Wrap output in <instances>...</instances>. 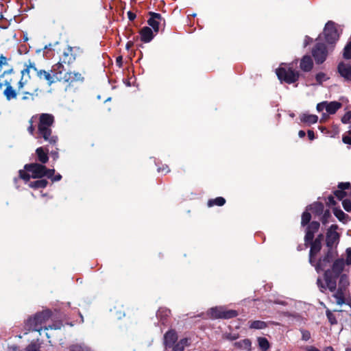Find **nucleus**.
<instances>
[{
  "label": "nucleus",
  "mask_w": 351,
  "mask_h": 351,
  "mask_svg": "<svg viewBox=\"0 0 351 351\" xmlns=\"http://www.w3.org/2000/svg\"><path fill=\"white\" fill-rule=\"evenodd\" d=\"M25 68L21 71V77L18 82V92L20 93L23 89L24 86L27 83L30 79L29 73L31 71H34L37 77L40 80H45L49 86H51L57 81L58 76V71L62 67V64L58 62L54 65L52 70L47 71L44 69H38L36 66V64L31 60H28L24 64Z\"/></svg>",
  "instance_id": "obj_1"
},
{
  "label": "nucleus",
  "mask_w": 351,
  "mask_h": 351,
  "mask_svg": "<svg viewBox=\"0 0 351 351\" xmlns=\"http://www.w3.org/2000/svg\"><path fill=\"white\" fill-rule=\"evenodd\" d=\"M54 122V117L51 114L43 113L39 116L37 138H43L50 144H56V136L52 134L51 126Z\"/></svg>",
  "instance_id": "obj_2"
},
{
  "label": "nucleus",
  "mask_w": 351,
  "mask_h": 351,
  "mask_svg": "<svg viewBox=\"0 0 351 351\" xmlns=\"http://www.w3.org/2000/svg\"><path fill=\"white\" fill-rule=\"evenodd\" d=\"M25 169L20 170L19 176L21 178L27 182L30 178H41L44 176L47 178H52L53 176L55 170L53 169H48L42 164L32 163L25 165Z\"/></svg>",
  "instance_id": "obj_3"
},
{
  "label": "nucleus",
  "mask_w": 351,
  "mask_h": 351,
  "mask_svg": "<svg viewBox=\"0 0 351 351\" xmlns=\"http://www.w3.org/2000/svg\"><path fill=\"white\" fill-rule=\"evenodd\" d=\"M51 312L45 311L36 314L33 318H29L26 324L28 330L38 331L40 334L43 325L50 318Z\"/></svg>",
  "instance_id": "obj_4"
},
{
  "label": "nucleus",
  "mask_w": 351,
  "mask_h": 351,
  "mask_svg": "<svg viewBox=\"0 0 351 351\" xmlns=\"http://www.w3.org/2000/svg\"><path fill=\"white\" fill-rule=\"evenodd\" d=\"M5 85L6 86V88L4 90V95L6 97V98L8 100H10L12 99H15L16 97L17 93H22L23 94V96L22 97L23 100H27V99H34L35 96H37V92L38 90V88H36L34 92L29 93V92H23V89L20 93L18 92V88L14 90L12 85L10 81H5Z\"/></svg>",
  "instance_id": "obj_5"
},
{
  "label": "nucleus",
  "mask_w": 351,
  "mask_h": 351,
  "mask_svg": "<svg viewBox=\"0 0 351 351\" xmlns=\"http://www.w3.org/2000/svg\"><path fill=\"white\" fill-rule=\"evenodd\" d=\"M276 75L280 80H283L288 84L296 82L299 77V73L291 68H278L276 69Z\"/></svg>",
  "instance_id": "obj_6"
},
{
  "label": "nucleus",
  "mask_w": 351,
  "mask_h": 351,
  "mask_svg": "<svg viewBox=\"0 0 351 351\" xmlns=\"http://www.w3.org/2000/svg\"><path fill=\"white\" fill-rule=\"evenodd\" d=\"M208 314L213 319H230L237 315L236 311L226 310L223 306L212 308L208 311Z\"/></svg>",
  "instance_id": "obj_7"
},
{
  "label": "nucleus",
  "mask_w": 351,
  "mask_h": 351,
  "mask_svg": "<svg viewBox=\"0 0 351 351\" xmlns=\"http://www.w3.org/2000/svg\"><path fill=\"white\" fill-rule=\"evenodd\" d=\"M62 69L63 66L58 71L57 81H63L71 84L75 82H82L84 80L82 74L78 72H66L62 74Z\"/></svg>",
  "instance_id": "obj_8"
},
{
  "label": "nucleus",
  "mask_w": 351,
  "mask_h": 351,
  "mask_svg": "<svg viewBox=\"0 0 351 351\" xmlns=\"http://www.w3.org/2000/svg\"><path fill=\"white\" fill-rule=\"evenodd\" d=\"M324 34L326 40L328 43H334L339 39V33L335 27V23L332 21H328L324 27Z\"/></svg>",
  "instance_id": "obj_9"
},
{
  "label": "nucleus",
  "mask_w": 351,
  "mask_h": 351,
  "mask_svg": "<svg viewBox=\"0 0 351 351\" xmlns=\"http://www.w3.org/2000/svg\"><path fill=\"white\" fill-rule=\"evenodd\" d=\"M324 280L326 285H324L322 281L319 278H318L317 281V285L320 287L321 291H323V289L328 288L330 291H335L337 287L336 278L330 276L329 271L325 272Z\"/></svg>",
  "instance_id": "obj_10"
},
{
  "label": "nucleus",
  "mask_w": 351,
  "mask_h": 351,
  "mask_svg": "<svg viewBox=\"0 0 351 351\" xmlns=\"http://www.w3.org/2000/svg\"><path fill=\"white\" fill-rule=\"evenodd\" d=\"M341 107V104L338 101H324L317 104V110L319 112H321L325 109L328 113L332 114H335Z\"/></svg>",
  "instance_id": "obj_11"
},
{
  "label": "nucleus",
  "mask_w": 351,
  "mask_h": 351,
  "mask_svg": "<svg viewBox=\"0 0 351 351\" xmlns=\"http://www.w3.org/2000/svg\"><path fill=\"white\" fill-rule=\"evenodd\" d=\"M312 53L317 63H322L327 56L325 45L321 43L317 44L313 49Z\"/></svg>",
  "instance_id": "obj_12"
},
{
  "label": "nucleus",
  "mask_w": 351,
  "mask_h": 351,
  "mask_svg": "<svg viewBox=\"0 0 351 351\" xmlns=\"http://www.w3.org/2000/svg\"><path fill=\"white\" fill-rule=\"evenodd\" d=\"M337 225H332L328 229L326 232V245L328 247H332L334 244L338 243L339 234L337 232Z\"/></svg>",
  "instance_id": "obj_13"
},
{
  "label": "nucleus",
  "mask_w": 351,
  "mask_h": 351,
  "mask_svg": "<svg viewBox=\"0 0 351 351\" xmlns=\"http://www.w3.org/2000/svg\"><path fill=\"white\" fill-rule=\"evenodd\" d=\"M178 334L174 330H169L164 335L163 343L165 348H171L178 341Z\"/></svg>",
  "instance_id": "obj_14"
},
{
  "label": "nucleus",
  "mask_w": 351,
  "mask_h": 351,
  "mask_svg": "<svg viewBox=\"0 0 351 351\" xmlns=\"http://www.w3.org/2000/svg\"><path fill=\"white\" fill-rule=\"evenodd\" d=\"M151 17L147 23L153 28L154 31L157 33L159 31V25L162 21L165 22L161 15L155 12H150Z\"/></svg>",
  "instance_id": "obj_15"
},
{
  "label": "nucleus",
  "mask_w": 351,
  "mask_h": 351,
  "mask_svg": "<svg viewBox=\"0 0 351 351\" xmlns=\"http://www.w3.org/2000/svg\"><path fill=\"white\" fill-rule=\"evenodd\" d=\"M339 75L343 77L346 81H351V65L340 62L337 67Z\"/></svg>",
  "instance_id": "obj_16"
},
{
  "label": "nucleus",
  "mask_w": 351,
  "mask_h": 351,
  "mask_svg": "<svg viewBox=\"0 0 351 351\" xmlns=\"http://www.w3.org/2000/svg\"><path fill=\"white\" fill-rule=\"evenodd\" d=\"M191 344V339L189 337H184L177 341L172 347L173 351H184L185 348L189 347Z\"/></svg>",
  "instance_id": "obj_17"
},
{
  "label": "nucleus",
  "mask_w": 351,
  "mask_h": 351,
  "mask_svg": "<svg viewBox=\"0 0 351 351\" xmlns=\"http://www.w3.org/2000/svg\"><path fill=\"white\" fill-rule=\"evenodd\" d=\"M322 243L318 241H313L311 243V250L309 253V261L311 264L313 263V257L320 251Z\"/></svg>",
  "instance_id": "obj_18"
},
{
  "label": "nucleus",
  "mask_w": 351,
  "mask_h": 351,
  "mask_svg": "<svg viewBox=\"0 0 351 351\" xmlns=\"http://www.w3.org/2000/svg\"><path fill=\"white\" fill-rule=\"evenodd\" d=\"M141 40L145 43L150 42L153 37V31L148 27H144L141 31Z\"/></svg>",
  "instance_id": "obj_19"
},
{
  "label": "nucleus",
  "mask_w": 351,
  "mask_h": 351,
  "mask_svg": "<svg viewBox=\"0 0 351 351\" xmlns=\"http://www.w3.org/2000/svg\"><path fill=\"white\" fill-rule=\"evenodd\" d=\"M313 67V61L310 56H305L301 60L300 68L304 71H310Z\"/></svg>",
  "instance_id": "obj_20"
},
{
  "label": "nucleus",
  "mask_w": 351,
  "mask_h": 351,
  "mask_svg": "<svg viewBox=\"0 0 351 351\" xmlns=\"http://www.w3.org/2000/svg\"><path fill=\"white\" fill-rule=\"evenodd\" d=\"M346 291L343 290L342 287H339L337 292L333 295L335 298V302L339 305H342L345 302Z\"/></svg>",
  "instance_id": "obj_21"
},
{
  "label": "nucleus",
  "mask_w": 351,
  "mask_h": 351,
  "mask_svg": "<svg viewBox=\"0 0 351 351\" xmlns=\"http://www.w3.org/2000/svg\"><path fill=\"white\" fill-rule=\"evenodd\" d=\"M73 48L71 47H68L66 51L64 52V59L63 62L64 63L70 64L73 62L75 60V55L73 53Z\"/></svg>",
  "instance_id": "obj_22"
},
{
  "label": "nucleus",
  "mask_w": 351,
  "mask_h": 351,
  "mask_svg": "<svg viewBox=\"0 0 351 351\" xmlns=\"http://www.w3.org/2000/svg\"><path fill=\"white\" fill-rule=\"evenodd\" d=\"M317 119V117L315 114H303L300 116L301 121L308 125L315 123Z\"/></svg>",
  "instance_id": "obj_23"
},
{
  "label": "nucleus",
  "mask_w": 351,
  "mask_h": 351,
  "mask_svg": "<svg viewBox=\"0 0 351 351\" xmlns=\"http://www.w3.org/2000/svg\"><path fill=\"white\" fill-rule=\"evenodd\" d=\"M36 155L38 156V160L43 163H46L48 160L49 157L47 156V152L44 151V149L43 147H38L36 150Z\"/></svg>",
  "instance_id": "obj_24"
},
{
  "label": "nucleus",
  "mask_w": 351,
  "mask_h": 351,
  "mask_svg": "<svg viewBox=\"0 0 351 351\" xmlns=\"http://www.w3.org/2000/svg\"><path fill=\"white\" fill-rule=\"evenodd\" d=\"M234 346L245 351L251 350V341L247 339L236 342Z\"/></svg>",
  "instance_id": "obj_25"
},
{
  "label": "nucleus",
  "mask_w": 351,
  "mask_h": 351,
  "mask_svg": "<svg viewBox=\"0 0 351 351\" xmlns=\"http://www.w3.org/2000/svg\"><path fill=\"white\" fill-rule=\"evenodd\" d=\"M330 261V256L329 253L326 254L322 259H320L316 265L317 270H323L328 263Z\"/></svg>",
  "instance_id": "obj_26"
},
{
  "label": "nucleus",
  "mask_w": 351,
  "mask_h": 351,
  "mask_svg": "<svg viewBox=\"0 0 351 351\" xmlns=\"http://www.w3.org/2000/svg\"><path fill=\"white\" fill-rule=\"evenodd\" d=\"M344 268V262L342 259H339L335 261L332 265V271L336 275L339 274Z\"/></svg>",
  "instance_id": "obj_27"
},
{
  "label": "nucleus",
  "mask_w": 351,
  "mask_h": 351,
  "mask_svg": "<svg viewBox=\"0 0 351 351\" xmlns=\"http://www.w3.org/2000/svg\"><path fill=\"white\" fill-rule=\"evenodd\" d=\"M250 328L253 329H263L267 326V324L263 321L256 320L249 322Z\"/></svg>",
  "instance_id": "obj_28"
},
{
  "label": "nucleus",
  "mask_w": 351,
  "mask_h": 351,
  "mask_svg": "<svg viewBox=\"0 0 351 351\" xmlns=\"http://www.w3.org/2000/svg\"><path fill=\"white\" fill-rule=\"evenodd\" d=\"M46 180H39L29 183V186L34 189L45 188L47 185Z\"/></svg>",
  "instance_id": "obj_29"
},
{
  "label": "nucleus",
  "mask_w": 351,
  "mask_h": 351,
  "mask_svg": "<svg viewBox=\"0 0 351 351\" xmlns=\"http://www.w3.org/2000/svg\"><path fill=\"white\" fill-rule=\"evenodd\" d=\"M310 209L316 215H319L324 212V205L322 203H314L310 206Z\"/></svg>",
  "instance_id": "obj_30"
},
{
  "label": "nucleus",
  "mask_w": 351,
  "mask_h": 351,
  "mask_svg": "<svg viewBox=\"0 0 351 351\" xmlns=\"http://www.w3.org/2000/svg\"><path fill=\"white\" fill-rule=\"evenodd\" d=\"M226 203V199L222 197H218L215 199H210L208 202V206L211 207L214 205L221 206Z\"/></svg>",
  "instance_id": "obj_31"
},
{
  "label": "nucleus",
  "mask_w": 351,
  "mask_h": 351,
  "mask_svg": "<svg viewBox=\"0 0 351 351\" xmlns=\"http://www.w3.org/2000/svg\"><path fill=\"white\" fill-rule=\"evenodd\" d=\"M334 215L339 221L343 222H346L347 221V219L348 218V216L340 209H335Z\"/></svg>",
  "instance_id": "obj_32"
},
{
  "label": "nucleus",
  "mask_w": 351,
  "mask_h": 351,
  "mask_svg": "<svg viewBox=\"0 0 351 351\" xmlns=\"http://www.w3.org/2000/svg\"><path fill=\"white\" fill-rule=\"evenodd\" d=\"M258 342L259 347L263 350H267L269 348V343L268 340L265 337H258Z\"/></svg>",
  "instance_id": "obj_33"
},
{
  "label": "nucleus",
  "mask_w": 351,
  "mask_h": 351,
  "mask_svg": "<svg viewBox=\"0 0 351 351\" xmlns=\"http://www.w3.org/2000/svg\"><path fill=\"white\" fill-rule=\"evenodd\" d=\"M332 217L329 210H326L323 212L320 220L324 225H326L330 221V219Z\"/></svg>",
  "instance_id": "obj_34"
},
{
  "label": "nucleus",
  "mask_w": 351,
  "mask_h": 351,
  "mask_svg": "<svg viewBox=\"0 0 351 351\" xmlns=\"http://www.w3.org/2000/svg\"><path fill=\"white\" fill-rule=\"evenodd\" d=\"M349 285L348 278L346 275H342L340 277L339 287H342L343 290L346 291V287Z\"/></svg>",
  "instance_id": "obj_35"
},
{
  "label": "nucleus",
  "mask_w": 351,
  "mask_h": 351,
  "mask_svg": "<svg viewBox=\"0 0 351 351\" xmlns=\"http://www.w3.org/2000/svg\"><path fill=\"white\" fill-rule=\"evenodd\" d=\"M319 226L320 225H319V222H317V221H312L311 223H310V224L307 227L306 230L308 231V232H311L315 234L316 232L318 231V230L319 228Z\"/></svg>",
  "instance_id": "obj_36"
},
{
  "label": "nucleus",
  "mask_w": 351,
  "mask_h": 351,
  "mask_svg": "<svg viewBox=\"0 0 351 351\" xmlns=\"http://www.w3.org/2000/svg\"><path fill=\"white\" fill-rule=\"evenodd\" d=\"M311 218V216L309 213H308V212L303 213V214L302 215V221H301L302 226H304L308 223H309Z\"/></svg>",
  "instance_id": "obj_37"
},
{
  "label": "nucleus",
  "mask_w": 351,
  "mask_h": 351,
  "mask_svg": "<svg viewBox=\"0 0 351 351\" xmlns=\"http://www.w3.org/2000/svg\"><path fill=\"white\" fill-rule=\"evenodd\" d=\"M71 351H90V350L83 345L75 344L71 347Z\"/></svg>",
  "instance_id": "obj_38"
},
{
  "label": "nucleus",
  "mask_w": 351,
  "mask_h": 351,
  "mask_svg": "<svg viewBox=\"0 0 351 351\" xmlns=\"http://www.w3.org/2000/svg\"><path fill=\"white\" fill-rule=\"evenodd\" d=\"M315 79L318 84H321L322 82L326 81L328 77L326 76V75L324 73H319L316 75Z\"/></svg>",
  "instance_id": "obj_39"
},
{
  "label": "nucleus",
  "mask_w": 351,
  "mask_h": 351,
  "mask_svg": "<svg viewBox=\"0 0 351 351\" xmlns=\"http://www.w3.org/2000/svg\"><path fill=\"white\" fill-rule=\"evenodd\" d=\"M343 57L346 59L351 58V42L349 43L344 48Z\"/></svg>",
  "instance_id": "obj_40"
},
{
  "label": "nucleus",
  "mask_w": 351,
  "mask_h": 351,
  "mask_svg": "<svg viewBox=\"0 0 351 351\" xmlns=\"http://www.w3.org/2000/svg\"><path fill=\"white\" fill-rule=\"evenodd\" d=\"M26 351H40V346L33 342L27 347Z\"/></svg>",
  "instance_id": "obj_41"
},
{
  "label": "nucleus",
  "mask_w": 351,
  "mask_h": 351,
  "mask_svg": "<svg viewBox=\"0 0 351 351\" xmlns=\"http://www.w3.org/2000/svg\"><path fill=\"white\" fill-rule=\"evenodd\" d=\"M342 205H343V208L348 211V212H350L351 211V202L348 199H343V202H342Z\"/></svg>",
  "instance_id": "obj_42"
},
{
  "label": "nucleus",
  "mask_w": 351,
  "mask_h": 351,
  "mask_svg": "<svg viewBox=\"0 0 351 351\" xmlns=\"http://www.w3.org/2000/svg\"><path fill=\"white\" fill-rule=\"evenodd\" d=\"M313 237H314V233L306 230V235L304 237L306 243H308V242H310V243L313 242Z\"/></svg>",
  "instance_id": "obj_43"
},
{
  "label": "nucleus",
  "mask_w": 351,
  "mask_h": 351,
  "mask_svg": "<svg viewBox=\"0 0 351 351\" xmlns=\"http://www.w3.org/2000/svg\"><path fill=\"white\" fill-rule=\"evenodd\" d=\"M62 326V323H56V324H54L51 326H45V330H48L49 329L52 330V329H54V330H58V329H60Z\"/></svg>",
  "instance_id": "obj_44"
},
{
  "label": "nucleus",
  "mask_w": 351,
  "mask_h": 351,
  "mask_svg": "<svg viewBox=\"0 0 351 351\" xmlns=\"http://www.w3.org/2000/svg\"><path fill=\"white\" fill-rule=\"evenodd\" d=\"M341 121L343 123H348L351 121V112H347L342 117Z\"/></svg>",
  "instance_id": "obj_45"
},
{
  "label": "nucleus",
  "mask_w": 351,
  "mask_h": 351,
  "mask_svg": "<svg viewBox=\"0 0 351 351\" xmlns=\"http://www.w3.org/2000/svg\"><path fill=\"white\" fill-rule=\"evenodd\" d=\"M335 195L339 199H342L346 196V192L339 189L335 192Z\"/></svg>",
  "instance_id": "obj_46"
},
{
  "label": "nucleus",
  "mask_w": 351,
  "mask_h": 351,
  "mask_svg": "<svg viewBox=\"0 0 351 351\" xmlns=\"http://www.w3.org/2000/svg\"><path fill=\"white\" fill-rule=\"evenodd\" d=\"M302 339L304 341H308L311 338V334L308 330H302Z\"/></svg>",
  "instance_id": "obj_47"
},
{
  "label": "nucleus",
  "mask_w": 351,
  "mask_h": 351,
  "mask_svg": "<svg viewBox=\"0 0 351 351\" xmlns=\"http://www.w3.org/2000/svg\"><path fill=\"white\" fill-rule=\"evenodd\" d=\"M34 117H32L29 121V126L27 128V131L31 134H34V130H35V128L33 125V123H34Z\"/></svg>",
  "instance_id": "obj_48"
},
{
  "label": "nucleus",
  "mask_w": 351,
  "mask_h": 351,
  "mask_svg": "<svg viewBox=\"0 0 351 351\" xmlns=\"http://www.w3.org/2000/svg\"><path fill=\"white\" fill-rule=\"evenodd\" d=\"M346 263L348 265L351 264V248L346 250Z\"/></svg>",
  "instance_id": "obj_49"
},
{
  "label": "nucleus",
  "mask_w": 351,
  "mask_h": 351,
  "mask_svg": "<svg viewBox=\"0 0 351 351\" xmlns=\"http://www.w3.org/2000/svg\"><path fill=\"white\" fill-rule=\"evenodd\" d=\"M350 186L349 182H341L339 184L338 187L339 189H342L343 191L348 189Z\"/></svg>",
  "instance_id": "obj_50"
},
{
  "label": "nucleus",
  "mask_w": 351,
  "mask_h": 351,
  "mask_svg": "<svg viewBox=\"0 0 351 351\" xmlns=\"http://www.w3.org/2000/svg\"><path fill=\"white\" fill-rule=\"evenodd\" d=\"M8 64V60L7 58L3 56H0V67L1 68L3 66Z\"/></svg>",
  "instance_id": "obj_51"
},
{
  "label": "nucleus",
  "mask_w": 351,
  "mask_h": 351,
  "mask_svg": "<svg viewBox=\"0 0 351 351\" xmlns=\"http://www.w3.org/2000/svg\"><path fill=\"white\" fill-rule=\"evenodd\" d=\"M343 142L344 143L351 145V136H343Z\"/></svg>",
  "instance_id": "obj_52"
},
{
  "label": "nucleus",
  "mask_w": 351,
  "mask_h": 351,
  "mask_svg": "<svg viewBox=\"0 0 351 351\" xmlns=\"http://www.w3.org/2000/svg\"><path fill=\"white\" fill-rule=\"evenodd\" d=\"M224 337L229 340H234L238 338V336L236 335H232L230 334H227L224 335Z\"/></svg>",
  "instance_id": "obj_53"
},
{
  "label": "nucleus",
  "mask_w": 351,
  "mask_h": 351,
  "mask_svg": "<svg viewBox=\"0 0 351 351\" xmlns=\"http://www.w3.org/2000/svg\"><path fill=\"white\" fill-rule=\"evenodd\" d=\"M311 40L312 39L310 37L306 36L304 42V47L307 46L311 42Z\"/></svg>",
  "instance_id": "obj_54"
},
{
  "label": "nucleus",
  "mask_w": 351,
  "mask_h": 351,
  "mask_svg": "<svg viewBox=\"0 0 351 351\" xmlns=\"http://www.w3.org/2000/svg\"><path fill=\"white\" fill-rule=\"evenodd\" d=\"M308 136L310 140H313L315 138V134L314 132L311 130L308 131Z\"/></svg>",
  "instance_id": "obj_55"
},
{
  "label": "nucleus",
  "mask_w": 351,
  "mask_h": 351,
  "mask_svg": "<svg viewBox=\"0 0 351 351\" xmlns=\"http://www.w3.org/2000/svg\"><path fill=\"white\" fill-rule=\"evenodd\" d=\"M128 18L130 21L134 20L136 17V15L131 12H128Z\"/></svg>",
  "instance_id": "obj_56"
},
{
  "label": "nucleus",
  "mask_w": 351,
  "mask_h": 351,
  "mask_svg": "<svg viewBox=\"0 0 351 351\" xmlns=\"http://www.w3.org/2000/svg\"><path fill=\"white\" fill-rule=\"evenodd\" d=\"M306 351H319L317 348L313 346H308L306 348Z\"/></svg>",
  "instance_id": "obj_57"
},
{
  "label": "nucleus",
  "mask_w": 351,
  "mask_h": 351,
  "mask_svg": "<svg viewBox=\"0 0 351 351\" xmlns=\"http://www.w3.org/2000/svg\"><path fill=\"white\" fill-rule=\"evenodd\" d=\"M62 176L60 174L56 175L55 177L50 178L53 181H59Z\"/></svg>",
  "instance_id": "obj_58"
},
{
  "label": "nucleus",
  "mask_w": 351,
  "mask_h": 351,
  "mask_svg": "<svg viewBox=\"0 0 351 351\" xmlns=\"http://www.w3.org/2000/svg\"><path fill=\"white\" fill-rule=\"evenodd\" d=\"M323 239H324V235L322 234H320L317 236V237L315 239V241H318L320 243H322Z\"/></svg>",
  "instance_id": "obj_59"
},
{
  "label": "nucleus",
  "mask_w": 351,
  "mask_h": 351,
  "mask_svg": "<svg viewBox=\"0 0 351 351\" xmlns=\"http://www.w3.org/2000/svg\"><path fill=\"white\" fill-rule=\"evenodd\" d=\"M305 132L303 131V130H300L299 132H298V135L300 138H303L305 136Z\"/></svg>",
  "instance_id": "obj_60"
},
{
  "label": "nucleus",
  "mask_w": 351,
  "mask_h": 351,
  "mask_svg": "<svg viewBox=\"0 0 351 351\" xmlns=\"http://www.w3.org/2000/svg\"><path fill=\"white\" fill-rule=\"evenodd\" d=\"M133 43L131 41H129L126 45V49L128 50L130 49V47L132 46Z\"/></svg>",
  "instance_id": "obj_61"
},
{
  "label": "nucleus",
  "mask_w": 351,
  "mask_h": 351,
  "mask_svg": "<svg viewBox=\"0 0 351 351\" xmlns=\"http://www.w3.org/2000/svg\"><path fill=\"white\" fill-rule=\"evenodd\" d=\"M328 199H329L330 203L333 204H335V201H334V198H333V197L330 196V197H328Z\"/></svg>",
  "instance_id": "obj_62"
},
{
  "label": "nucleus",
  "mask_w": 351,
  "mask_h": 351,
  "mask_svg": "<svg viewBox=\"0 0 351 351\" xmlns=\"http://www.w3.org/2000/svg\"><path fill=\"white\" fill-rule=\"evenodd\" d=\"M326 351H333L332 348L329 347V348H327Z\"/></svg>",
  "instance_id": "obj_63"
},
{
  "label": "nucleus",
  "mask_w": 351,
  "mask_h": 351,
  "mask_svg": "<svg viewBox=\"0 0 351 351\" xmlns=\"http://www.w3.org/2000/svg\"><path fill=\"white\" fill-rule=\"evenodd\" d=\"M346 351H351V348H347Z\"/></svg>",
  "instance_id": "obj_64"
}]
</instances>
